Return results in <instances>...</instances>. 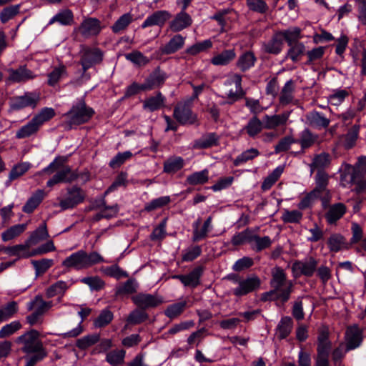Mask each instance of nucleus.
Masks as SVG:
<instances>
[{"mask_svg": "<svg viewBox=\"0 0 366 366\" xmlns=\"http://www.w3.org/2000/svg\"><path fill=\"white\" fill-rule=\"evenodd\" d=\"M282 38V41H286L287 45L295 44V42H300L299 39L302 38L301 29L299 27H292L286 30L278 31Z\"/></svg>", "mask_w": 366, "mask_h": 366, "instance_id": "39", "label": "nucleus"}, {"mask_svg": "<svg viewBox=\"0 0 366 366\" xmlns=\"http://www.w3.org/2000/svg\"><path fill=\"white\" fill-rule=\"evenodd\" d=\"M204 268L202 266L196 267L188 274H178L173 276V278L177 279L184 286L197 287L199 284V279L202 275Z\"/></svg>", "mask_w": 366, "mask_h": 366, "instance_id": "19", "label": "nucleus"}, {"mask_svg": "<svg viewBox=\"0 0 366 366\" xmlns=\"http://www.w3.org/2000/svg\"><path fill=\"white\" fill-rule=\"evenodd\" d=\"M19 311L16 302L11 301L0 307V324L14 317Z\"/></svg>", "mask_w": 366, "mask_h": 366, "instance_id": "38", "label": "nucleus"}, {"mask_svg": "<svg viewBox=\"0 0 366 366\" xmlns=\"http://www.w3.org/2000/svg\"><path fill=\"white\" fill-rule=\"evenodd\" d=\"M250 238L251 247L256 252H260L267 249L272 244V240L268 236L261 237L257 234H252V237Z\"/></svg>", "mask_w": 366, "mask_h": 366, "instance_id": "44", "label": "nucleus"}, {"mask_svg": "<svg viewBox=\"0 0 366 366\" xmlns=\"http://www.w3.org/2000/svg\"><path fill=\"white\" fill-rule=\"evenodd\" d=\"M290 115V112H285L280 114L265 115L263 118L265 129H274L280 126L285 125Z\"/></svg>", "mask_w": 366, "mask_h": 366, "instance_id": "20", "label": "nucleus"}, {"mask_svg": "<svg viewBox=\"0 0 366 366\" xmlns=\"http://www.w3.org/2000/svg\"><path fill=\"white\" fill-rule=\"evenodd\" d=\"M326 184H318V186L313 190L315 199H320L322 202L323 208L329 206L331 199V194L330 191L326 188Z\"/></svg>", "mask_w": 366, "mask_h": 366, "instance_id": "49", "label": "nucleus"}, {"mask_svg": "<svg viewBox=\"0 0 366 366\" xmlns=\"http://www.w3.org/2000/svg\"><path fill=\"white\" fill-rule=\"evenodd\" d=\"M26 228V224H18L11 227L1 234L2 240L6 242L15 238L21 234Z\"/></svg>", "mask_w": 366, "mask_h": 366, "instance_id": "58", "label": "nucleus"}, {"mask_svg": "<svg viewBox=\"0 0 366 366\" xmlns=\"http://www.w3.org/2000/svg\"><path fill=\"white\" fill-rule=\"evenodd\" d=\"M346 211L347 207L343 203L334 204L325 214V219L330 224H333L344 216Z\"/></svg>", "mask_w": 366, "mask_h": 366, "instance_id": "25", "label": "nucleus"}, {"mask_svg": "<svg viewBox=\"0 0 366 366\" xmlns=\"http://www.w3.org/2000/svg\"><path fill=\"white\" fill-rule=\"evenodd\" d=\"M94 207L101 209L99 213H98L95 217L96 220H99L102 218L110 219L114 217L118 212V207L117 205L106 207L104 199H102L99 202H97Z\"/></svg>", "mask_w": 366, "mask_h": 366, "instance_id": "31", "label": "nucleus"}, {"mask_svg": "<svg viewBox=\"0 0 366 366\" xmlns=\"http://www.w3.org/2000/svg\"><path fill=\"white\" fill-rule=\"evenodd\" d=\"M27 245L17 244L13 247H4V252L10 256L29 257L31 254L27 251Z\"/></svg>", "mask_w": 366, "mask_h": 366, "instance_id": "56", "label": "nucleus"}, {"mask_svg": "<svg viewBox=\"0 0 366 366\" xmlns=\"http://www.w3.org/2000/svg\"><path fill=\"white\" fill-rule=\"evenodd\" d=\"M48 237L49 233L46 229V224L45 222H43L35 231L32 232L28 239V242L30 244H36L38 242L47 239Z\"/></svg>", "mask_w": 366, "mask_h": 366, "instance_id": "52", "label": "nucleus"}, {"mask_svg": "<svg viewBox=\"0 0 366 366\" xmlns=\"http://www.w3.org/2000/svg\"><path fill=\"white\" fill-rule=\"evenodd\" d=\"M104 262V258L96 251L87 253L79 249L65 258L61 265L69 269L82 270Z\"/></svg>", "mask_w": 366, "mask_h": 366, "instance_id": "3", "label": "nucleus"}, {"mask_svg": "<svg viewBox=\"0 0 366 366\" xmlns=\"http://www.w3.org/2000/svg\"><path fill=\"white\" fill-rule=\"evenodd\" d=\"M66 68L63 64H59L58 66L54 67L51 72L47 75V84L51 86H56L61 79L67 76Z\"/></svg>", "mask_w": 366, "mask_h": 366, "instance_id": "40", "label": "nucleus"}, {"mask_svg": "<svg viewBox=\"0 0 366 366\" xmlns=\"http://www.w3.org/2000/svg\"><path fill=\"white\" fill-rule=\"evenodd\" d=\"M94 114V110L87 106L83 99L74 104L70 110L64 114L66 119V124L69 128L73 125H80L90 120Z\"/></svg>", "mask_w": 366, "mask_h": 366, "instance_id": "5", "label": "nucleus"}, {"mask_svg": "<svg viewBox=\"0 0 366 366\" xmlns=\"http://www.w3.org/2000/svg\"><path fill=\"white\" fill-rule=\"evenodd\" d=\"M55 115V111L51 107L43 108L33 119L41 127L44 123L52 119Z\"/></svg>", "mask_w": 366, "mask_h": 366, "instance_id": "62", "label": "nucleus"}, {"mask_svg": "<svg viewBox=\"0 0 366 366\" xmlns=\"http://www.w3.org/2000/svg\"><path fill=\"white\" fill-rule=\"evenodd\" d=\"M264 122L257 117V116L252 117L247 123L241 129L242 133H245L249 137L255 139L264 129Z\"/></svg>", "mask_w": 366, "mask_h": 366, "instance_id": "16", "label": "nucleus"}, {"mask_svg": "<svg viewBox=\"0 0 366 366\" xmlns=\"http://www.w3.org/2000/svg\"><path fill=\"white\" fill-rule=\"evenodd\" d=\"M8 72L9 74V80L12 82L26 81L35 77L33 72L24 66H19L16 69H9Z\"/></svg>", "mask_w": 366, "mask_h": 366, "instance_id": "22", "label": "nucleus"}, {"mask_svg": "<svg viewBox=\"0 0 366 366\" xmlns=\"http://www.w3.org/2000/svg\"><path fill=\"white\" fill-rule=\"evenodd\" d=\"M40 100L36 92H26L24 95L16 96L10 102V111H19L26 107L35 108Z\"/></svg>", "mask_w": 366, "mask_h": 366, "instance_id": "7", "label": "nucleus"}, {"mask_svg": "<svg viewBox=\"0 0 366 366\" xmlns=\"http://www.w3.org/2000/svg\"><path fill=\"white\" fill-rule=\"evenodd\" d=\"M86 196V192L76 184L68 187L58 197L59 207L63 210L72 209L82 203Z\"/></svg>", "mask_w": 366, "mask_h": 366, "instance_id": "6", "label": "nucleus"}, {"mask_svg": "<svg viewBox=\"0 0 366 366\" xmlns=\"http://www.w3.org/2000/svg\"><path fill=\"white\" fill-rule=\"evenodd\" d=\"M295 84L293 80H288L282 89L280 95V104L286 106L292 102L294 99Z\"/></svg>", "mask_w": 366, "mask_h": 366, "instance_id": "29", "label": "nucleus"}, {"mask_svg": "<svg viewBox=\"0 0 366 366\" xmlns=\"http://www.w3.org/2000/svg\"><path fill=\"white\" fill-rule=\"evenodd\" d=\"M68 156H56L54 159L41 171L46 175L53 174L52 178L47 183L71 182L74 181L86 182L90 180L87 172H78L72 170L66 164Z\"/></svg>", "mask_w": 366, "mask_h": 366, "instance_id": "1", "label": "nucleus"}, {"mask_svg": "<svg viewBox=\"0 0 366 366\" xmlns=\"http://www.w3.org/2000/svg\"><path fill=\"white\" fill-rule=\"evenodd\" d=\"M125 58L127 60L139 66H145L150 61L148 57L144 56L141 51L137 50L125 54Z\"/></svg>", "mask_w": 366, "mask_h": 366, "instance_id": "60", "label": "nucleus"}, {"mask_svg": "<svg viewBox=\"0 0 366 366\" xmlns=\"http://www.w3.org/2000/svg\"><path fill=\"white\" fill-rule=\"evenodd\" d=\"M218 137L214 133H209L194 142L193 147L197 149H206L217 145Z\"/></svg>", "mask_w": 366, "mask_h": 366, "instance_id": "36", "label": "nucleus"}, {"mask_svg": "<svg viewBox=\"0 0 366 366\" xmlns=\"http://www.w3.org/2000/svg\"><path fill=\"white\" fill-rule=\"evenodd\" d=\"M202 254V247L199 245H192L182 251V260L192 262Z\"/></svg>", "mask_w": 366, "mask_h": 366, "instance_id": "64", "label": "nucleus"}, {"mask_svg": "<svg viewBox=\"0 0 366 366\" xmlns=\"http://www.w3.org/2000/svg\"><path fill=\"white\" fill-rule=\"evenodd\" d=\"M260 286V280L257 276L241 279L237 287L232 289V294L237 297L246 295Z\"/></svg>", "mask_w": 366, "mask_h": 366, "instance_id": "12", "label": "nucleus"}, {"mask_svg": "<svg viewBox=\"0 0 366 366\" xmlns=\"http://www.w3.org/2000/svg\"><path fill=\"white\" fill-rule=\"evenodd\" d=\"M289 47L285 59H290L294 63L299 61L305 52V44L302 42H295V44L289 45Z\"/></svg>", "mask_w": 366, "mask_h": 366, "instance_id": "37", "label": "nucleus"}, {"mask_svg": "<svg viewBox=\"0 0 366 366\" xmlns=\"http://www.w3.org/2000/svg\"><path fill=\"white\" fill-rule=\"evenodd\" d=\"M292 326L293 322L290 317H282L277 327V334L279 338H286L291 332Z\"/></svg>", "mask_w": 366, "mask_h": 366, "instance_id": "45", "label": "nucleus"}, {"mask_svg": "<svg viewBox=\"0 0 366 366\" xmlns=\"http://www.w3.org/2000/svg\"><path fill=\"white\" fill-rule=\"evenodd\" d=\"M46 193L42 189H38L32 196L27 200L26 204L22 208L23 212L25 213H31L41 202Z\"/></svg>", "mask_w": 366, "mask_h": 366, "instance_id": "34", "label": "nucleus"}, {"mask_svg": "<svg viewBox=\"0 0 366 366\" xmlns=\"http://www.w3.org/2000/svg\"><path fill=\"white\" fill-rule=\"evenodd\" d=\"M31 167V164L28 162L18 163L11 168L8 179L10 182L17 180L20 177L26 174Z\"/></svg>", "mask_w": 366, "mask_h": 366, "instance_id": "43", "label": "nucleus"}, {"mask_svg": "<svg viewBox=\"0 0 366 366\" xmlns=\"http://www.w3.org/2000/svg\"><path fill=\"white\" fill-rule=\"evenodd\" d=\"M103 59L102 51L97 48H86L81 51L80 64L82 66L84 73L97 64H99Z\"/></svg>", "mask_w": 366, "mask_h": 366, "instance_id": "10", "label": "nucleus"}, {"mask_svg": "<svg viewBox=\"0 0 366 366\" xmlns=\"http://www.w3.org/2000/svg\"><path fill=\"white\" fill-rule=\"evenodd\" d=\"M257 58L252 51H246L239 56L237 66L243 72L254 66Z\"/></svg>", "mask_w": 366, "mask_h": 366, "instance_id": "33", "label": "nucleus"}, {"mask_svg": "<svg viewBox=\"0 0 366 366\" xmlns=\"http://www.w3.org/2000/svg\"><path fill=\"white\" fill-rule=\"evenodd\" d=\"M100 340L99 334H92L84 336L77 340L76 345L80 350H86V348L95 345Z\"/></svg>", "mask_w": 366, "mask_h": 366, "instance_id": "61", "label": "nucleus"}, {"mask_svg": "<svg viewBox=\"0 0 366 366\" xmlns=\"http://www.w3.org/2000/svg\"><path fill=\"white\" fill-rule=\"evenodd\" d=\"M170 202L171 198L169 196L160 197L154 199L147 204H146L144 206V210L147 212L154 211L167 206L170 203Z\"/></svg>", "mask_w": 366, "mask_h": 366, "instance_id": "55", "label": "nucleus"}, {"mask_svg": "<svg viewBox=\"0 0 366 366\" xmlns=\"http://www.w3.org/2000/svg\"><path fill=\"white\" fill-rule=\"evenodd\" d=\"M132 21L133 17L130 13L124 14L111 26V29L113 33L119 34L124 31Z\"/></svg>", "mask_w": 366, "mask_h": 366, "instance_id": "46", "label": "nucleus"}, {"mask_svg": "<svg viewBox=\"0 0 366 366\" xmlns=\"http://www.w3.org/2000/svg\"><path fill=\"white\" fill-rule=\"evenodd\" d=\"M186 38L181 34H175L169 41L159 48L162 55H170L176 53L183 48Z\"/></svg>", "mask_w": 366, "mask_h": 366, "instance_id": "15", "label": "nucleus"}, {"mask_svg": "<svg viewBox=\"0 0 366 366\" xmlns=\"http://www.w3.org/2000/svg\"><path fill=\"white\" fill-rule=\"evenodd\" d=\"M327 245L331 252H337L346 248L345 239L340 234H332L327 240Z\"/></svg>", "mask_w": 366, "mask_h": 366, "instance_id": "48", "label": "nucleus"}, {"mask_svg": "<svg viewBox=\"0 0 366 366\" xmlns=\"http://www.w3.org/2000/svg\"><path fill=\"white\" fill-rule=\"evenodd\" d=\"M233 84L235 86V90L231 89L225 93V97L229 99L227 102L228 104H232L237 102L244 95V92L242 87V76L240 74H234L224 82L225 86H231Z\"/></svg>", "mask_w": 366, "mask_h": 366, "instance_id": "9", "label": "nucleus"}, {"mask_svg": "<svg viewBox=\"0 0 366 366\" xmlns=\"http://www.w3.org/2000/svg\"><path fill=\"white\" fill-rule=\"evenodd\" d=\"M165 100V97L159 92L155 96L149 97L144 101L143 108L149 112L159 110L164 106Z\"/></svg>", "mask_w": 366, "mask_h": 366, "instance_id": "28", "label": "nucleus"}, {"mask_svg": "<svg viewBox=\"0 0 366 366\" xmlns=\"http://www.w3.org/2000/svg\"><path fill=\"white\" fill-rule=\"evenodd\" d=\"M126 352L124 350H114L107 353L106 361L112 366L124 363Z\"/></svg>", "mask_w": 366, "mask_h": 366, "instance_id": "50", "label": "nucleus"}, {"mask_svg": "<svg viewBox=\"0 0 366 366\" xmlns=\"http://www.w3.org/2000/svg\"><path fill=\"white\" fill-rule=\"evenodd\" d=\"M212 217H209L203 223V225L201 228H199V225L201 223V219L198 218L195 222L192 224L193 232L192 240L194 242L201 241L205 239L208 233L211 231L212 228Z\"/></svg>", "mask_w": 366, "mask_h": 366, "instance_id": "14", "label": "nucleus"}, {"mask_svg": "<svg viewBox=\"0 0 366 366\" xmlns=\"http://www.w3.org/2000/svg\"><path fill=\"white\" fill-rule=\"evenodd\" d=\"M283 45L282 38L277 32L272 36L271 39L264 43L263 49L268 54L277 55L282 51Z\"/></svg>", "mask_w": 366, "mask_h": 366, "instance_id": "26", "label": "nucleus"}, {"mask_svg": "<svg viewBox=\"0 0 366 366\" xmlns=\"http://www.w3.org/2000/svg\"><path fill=\"white\" fill-rule=\"evenodd\" d=\"M171 18V14L166 10L157 11L149 15L141 25L142 29L158 26L162 27L164 24Z\"/></svg>", "mask_w": 366, "mask_h": 366, "instance_id": "13", "label": "nucleus"}, {"mask_svg": "<svg viewBox=\"0 0 366 366\" xmlns=\"http://www.w3.org/2000/svg\"><path fill=\"white\" fill-rule=\"evenodd\" d=\"M192 23L191 16L182 9L169 23V29L173 32L180 31L189 26Z\"/></svg>", "mask_w": 366, "mask_h": 366, "instance_id": "21", "label": "nucleus"}, {"mask_svg": "<svg viewBox=\"0 0 366 366\" xmlns=\"http://www.w3.org/2000/svg\"><path fill=\"white\" fill-rule=\"evenodd\" d=\"M101 30L100 21L95 18L85 19L80 26L81 33L85 36L97 35Z\"/></svg>", "mask_w": 366, "mask_h": 366, "instance_id": "24", "label": "nucleus"}, {"mask_svg": "<svg viewBox=\"0 0 366 366\" xmlns=\"http://www.w3.org/2000/svg\"><path fill=\"white\" fill-rule=\"evenodd\" d=\"M72 284L73 282L71 281H57L46 289V295L49 298L59 295H63L65 292L72 285Z\"/></svg>", "mask_w": 366, "mask_h": 366, "instance_id": "32", "label": "nucleus"}, {"mask_svg": "<svg viewBox=\"0 0 366 366\" xmlns=\"http://www.w3.org/2000/svg\"><path fill=\"white\" fill-rule=\"evenodd\" d=\"M259 154V151L254 148H250L242 152L240 154L236 157L234 160V164L239 166L246 163L249 160H252L254 157Z\"/></svg>", "mask_w": 366, "mask_h": 366, "instance_id": "59", "label": "nucleus"}, {"mask_svg": "<svg viewBox=\"0 0 366 366\" xmlns=\"http://www.w3.org/2000/svg\"><path fill=\"white\" fill-rule=\"evenodd\" d=\"M133 302L139 307L147 309L155 307L162 303V300L151 294L139 293L132 297Z\"/></svg>", "mask_w": 366, "mask_h": 366, "instance_id": "18", "label": "nucleus"}, {"mask_svg": "<svg viewBox=\"0 0 366 366\" xmlns=\"http://www.w3.org/2000/svg\"><path fill=\"white\" fill-rule=\"evenodd\" d=\"M318 261L313 257H308L302 260L295 261L292 266V272L295 277L304 275L312 277L317 269Z\"/></svg>", "mask_w": 366, "mask_h": 366, "instance_id": "8", "label": "nucleus"}, {"mask_svg": "<svg viewBox=\"0 0 366 366\" xmlns=\"http://www.w3.org/2000/svg\"><path fill=\"white\" fill-rule=\"evenodd\" d=\"M317 135L305 129L300 133V139L297 142L300 144L302 149H305L312 147L317 142Z\"/></svg>", "mask_w": 366, "mask_h": 366, "instance_id": "53", "label": "nucleus"}, {"mask_svg": "<svg viewBox=\"0 0 366 366\" xmlns=\"http://www.w3.org/2000/svg\"><path fill=\"white\" fill-rule=\"evenodd\" d=\"M39 126L32 118L26 124L22 126L16 132L17 139H25L35 134L39 129Z\"/></svg>", "mask_w": 366, "mask_h": 366, "instance_id": "42", "label": "nucleus"}, {"mask_svg": "<svg viewBox=\"0 0 366 366\" xmlns=\"http://www.w3.org/2000/svg\"><path fill=\"white\" fill-rule=\"evenodd\" d=\"M114 315L109 309L101 311L99 316L94 320L95 327L101 328L108 325L113 320Z\"/></svg>", "mask_w": 366, "mask_h": 366, "instance_id": "57", "label": "nucleus"}, {"mask_svg": "<svg viewBox=\"0 0 366 366\" xmlns=\"http://www.w3.org/2000/svg\"><path fill=\"white\" fill-rule=\"evenodd\" d=\"M21 327L22 325L19 320L12 321L10 323L4 325L0 329V339L8 337L14 335Z\"/></svg>", "mask_w": 366, "mask_h": 366, "instance_id": "63", "label": "nucleus"}, {"mask_svg": "<svg viewBox=\"0 0 366 366\" xmlns=\"http://www.w3.org/2000/svg\"><path fill=\"white\" fill-rule=\"evenodd\" d=\"M92 312V310L88 307L81 308L80 311L78 312V315L81 317V321L79 322L78 325L69 330L66 332L62 333L61 336L64 338H69V337H76L79 336L83 332V327L81 325L84 320L88 317Z\"/></svg>", "mask_w": 366, "mask_h": 366, "instance_id": "35", "label": "nucleus"}, {"mask_svg": "<svg viewBox=\"0 0 366 366\" xmlns=\"http://www.w3.org/2000/svg\"><path fill=\"white\" fill-rule=\"evenodd\" d=\"M167 75L164 72L159 70L155 71L145 80L143 83V89L146 90H151L154 88L159 87L163 84Z\"/></svg>", "mask_w": 366, "mask_h": 366, "instance_id": "27", "label": "nucleus"}, {"mask_svg": "<svg viewBox=\"0 0 366 366\" xmlns=\"http://www.w3.org/2000/svg\"><path fill=\"white\" fill-rule=\"evenodd\" d=\"M184 164V159L181 157H172L164 163V172L172 174L180 170Z\"/></svg>", "mask_w": 366, "mask_h": 366, "instance_id": "47", "label": "nucleus"}, {"mask_svg": "<svg viewBox=\"0 0 366 366\" xmlns=\"http://www.w3.org/2000/svg\"><path fill=\"white\" fill-rule=\"evenodd\" d=\"M235 57L234 49H227L214 56L211 59V63L215 66H225L233 61Z\"/></svg>", "mask_w": 366, "mask_h": 366, "instance_id": "30", "label": "nucleus"}, {"mask_svg": "<svg viewBox=\"0 0 366 366\" xmlns=\"http://www.w3.org/2000/svg\"><path fill=\"white\" fill-rule=\"evenodd\" d=\"M174 117L181 124H193L197 116L193 114L188 103H179L174 109Z\"/></svg>", "mask_w": 366, "mask_h": 366, "instance_id": "11", "label": "nucleus"}, {"mask_svg": "<svg viewBox=\"0 0 366 366\" xmlns=\"http://www.w3.org/2000/svg\"><path fill=\"white\" fill-rule=\"evenodd\" d=\"M187 307L186 301H181L169 305L164 311V315L169 319L178 317L184 311Z\"/></svg>", "mask_w": 366, "mask_h": 366, "instance_id": "51", "label": "nucleus"}, {"mask_svg": "<svg viewBox=\"0 0 366 366\" xmlns=\"http://www.w3.org/2000/svg\"><path fill=\"white\" fill-rule=\"evenodd\" d=\"M53 306L51 301H44L43 298L37 295L35 298L31 301L27 306L29 310L34 309L35 311L40 313L41 315L49 310Z\"/></svg>", "mask_w": 366, "mask_h": 366, "instance_id": "41", "label": "nucleus"}, {"mask_svg": "<svg viewBox=\"0 0 366 366\" xmlns=\"http://www.w3.org/2000/svg\"><path fill=\"white\" fill-rule=\"evenodd\" d=\"M39 336L40 333L37 330H31L18 337L16 342L23 345V352L32 354L31 357L44 359L47 356V352L39 340Z\"/></svg>", "mask_w": 366, "mask_h": 366, "instance_id": "4", "label": "nucleus"}, {"mask_svg": "<svg viewBox=\"0 0 366 366\" xmlns=\"http://www.w3.org/2000/svg\"><path fill=\"white\" fill-rule=\"evenodd\" d=\"M345 340L347 351L360 347L362 341V336L361 331L357 325L351 326L347 329Z\"/></svg>", "mask_w": 366, "mask_h": 366, "instance_id": "17", "label": "nucleus"}, {"mask_svg": "<svg viewBox=\"0 0 366 366\" xmlns=\"http://www.w3.org/2000/svg\"><path fill=\"white\" fill-rule=\"evenodd\" d=\"M306 118L311 127L318 129L327 128L330 123V120L322 113L316 111H312L307 114Z\"/></svg>", "mask_w": 366, "mask_h": 366, "instance_id": "23", "label": "nucleus"}, {"mask_svg": "<svg viewBox=\"0 0 366 366\" xmlns=\"http://www.w3.org/2000/svg\"><path fill=\"white\" fill-rule=\"evenodd\" d=\"M212 46V42L210 39H206L200 42H197L184 51V54L189 56H195L200 52L204 51Z\"/></svg>", "mask_w": 366, "mask_h": 366, "instance_id": "54", "label": "nucleus"}, {"mask_svg": "<svg viewBox=\"0 0 366 366\" xmlns=\"http://www.w3.org/2000/svg\"><path fill=\"white\" fill-rule=\"evenodd\" d=\"M271 276L269 285L272 290L262 294V300L267 301L276 298L283 303L287 302L293 290V282L287 280L286 272L280 267L272 268Z\"/></svg>", "mask_w": 366, "mask_h": 366, "instance_id": "2", "label": "nucleus"}]
</instances>
